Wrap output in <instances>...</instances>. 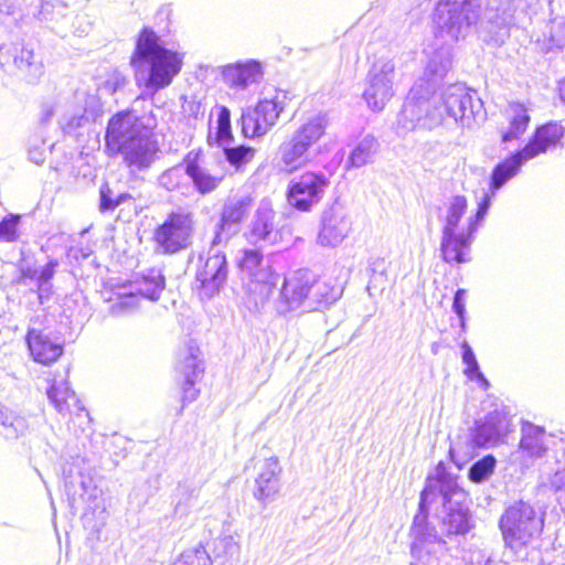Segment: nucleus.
Returning a JSON list of instances; mask_svg holds the SVG:
<instances>
[{"instance_id":"1","label":"nucleus","mask_w":565,"mask_h":565,"mask_svg":"<svg viewBox=\"0 0 565 565\" xmlns=\"http://www.w3.org/2000/svg\"><path fill=\"white\" fill-rule=\"evenodd\" d=\"M481 0H440L435 10L436 36L440 45L428 50L425 76L429 94L434 85L443 79L451 67L450 44L468 35L480 18Z\"/></svg>"},{"instance_id":"2","label":"nucleus","mask_w":565,"mask_h":565,"mask_svg":"<svg viewBox=\"0 0 565 565\" xmlns=\"http://www.w3.org/2000/svg\"><path fill=\"white\" fill-rule=\"evenodd\" d=\"M130 64L137 83L158 92L168 87L180 73L183 58L178 52L166 47L152 29L143 28L138 35Z\"/></svg>"},{"instance_id":"3","label":"nucleus","mask_w":565,"mask_h":565,"mask_svg":"<svg viewBox=\"0 0 565 565\" xmlns=\"http://www.w3.org/2000/svg\"><path fill=\"white\" fill-rule=\"evenodd\" d=\"M342 294V286L332 279L318 278L307 269L295 270L284 278L277 310L282 315L322 311L334 305Z\"/></svg>"},{"instance_id":"4","label":"nucleus","mask_w":565,"mask_h":565,"mask_svg":"<svg viewBox=\"0 0 565 565\" xmlns=\"http://www.w3.org/2000/svg\"><path fill=\"white\" fill-rule=\"evenodd\" d=\"M467 206V199L462 195L452 196L446 204L443 216L440 252L443 259L448 264L469 262L468 254L473 242V234L488 212L490 195L486 193L476 214L462 221Z\"/></svg>"},{"instance_id":"5","label":"nucleus","mask_w":565,"mask_h":565,"mask_svg":"<svg viewBox=\"0 0 565 565\" xmlns=\"http://www.w3.org/2000/svg\"><path fill=\"white\" fill-rule=\"evenodd\" d=\"M499 526L505 547L518 552L540 536L544 520L530 503L518 501L505 509Z\"/></svg>"},{"instance_id":"6","label":"nucleus","mask_w":565,"mask_h":565,"mask_svg":"<svg viewBox=\"0 0 565 565\" xmlns=\"http://www.w3.org/2000/svg\"><path fill=\"white\" fill-rule=\"evenodd\" d=\"M422 84H415L397 117V130L406 134L415 129H433L445 122V115L435 103L434 96L428 98L422 94Z\"/></svg>"},{"instance_id":"7","label":"nucleus","mask_w":565,"mask_h":565,"mask_svg":"<svg viewBox=\"0 0 565 565\" xmlns=\"http://www.w3.org/2000/svg\"><path fill=\"white\" fill-rule=\"evenodd\" d=\"M447 118L462 127H471L475 122L484 119L483 105L475 92L461 84L448 86L439 96H434Z\"/></svg>"},{"instance_id":"8","label":"nucleus","mask_w":565,"mask_h":565,"mask_svg":"<svg viewBox=\"0 0 565 565\" xmlns=\"http://www.w3.org/2000/svg\"><path fill=\"white\" fill-rule=\"evenodd\" d=\"M166 286V279L161 271L151 269L141 279L129 281L115 287L116 301L111 305L113 315L132 312L139 303V298L157 301Z\"/></svg>"},{"instance_id":"9","label":"nucleus","mask_w":565,"mask_h":565,"mask_svg":"<svg viewBox=\"0 0 565 565\" xmlns=\"http://www.w3.org/2000/svg\"><path fill=\"white\" fill-rule=\"evenodd\" d=\"M238 266L245 280V289L254 296V301L266 300L278 281V275L265 262L263 254L258 249H245Z\"/></svg>"},{"instance_id":"10","label":"nucleus","mask_w":565,"mask_h":565,"mask_svg":"<svg viewBox=\"0 0 565 565\" xmlns=\"http://www.w3.org/2000/svg\"><path fill=\"white\" fill-rule=\"evenodd\" d=\"M194 220L185 211L172 212L153 234L156 249L162 254H175L191 245Z\"/></svg>"},{"instance_id":"11","label":"nucleus","mask_w":565,"mask_h":565,"mask_svg":"<svg viewBox=\"0 0 565 565\" xmlns=\"http://www.w3.org/2000/svg\"><path fill=\"white\" fill-rule=\"evenodd\" d=\"M286 95L275 90L271 96H265L254 107L243 110L241 116L242 132L247 138L266 135L278 121L285 108Z\"/></svg>"},{"instance_id":"12","label":"nucleus","mask_w":565,"mask_h":565,"mask_svg":"<svg viewBox=\"0 0 565 565\" xmlns=\"http://www.w3.org/2000/svg\"><path fill=\"white\" fill-rule=\"evenodd\" d=\"M0 64L4 71L26 83H36L44 74V65L34 51L23 43L0 47Z\"/></svg>"},{"instance_id":"13","label":"nucleus","mask_w":565,"mask_h":565,"mask_svg":"<svg viewBox=\"0 0 565 565\" xmlns=\"http://www.w3.org/2000/svg\"><path fill=\"white\" fill-rule=\"evenodd\" d=\"M330 180L321 171H306L294 178L288 188V203L298 211L308 212L323 199Z\"/></svg>"},{"instance_id":"14","label":"nucleus","mask_w":565,"mask_h":565,"mask_svg":"<svg viewBox=\"0 0 565 565\" xmlns=\"http://www.w3.org/2000/svg\"><path fill=\"white\" fill-rule=\"evenodd\" d=\"M228 276L226 256L217 247L209 250L206 258L200 257L193 289L201 299H210L224 287Z\"/></svg>"},{"instance_id":"15","label":"nucleus","mask_w":565,"mask_h":565,"mask_svg":"<svg viewBox=\"0 0 565 565\" xmlns=\"http://www.w3.org/2000/svg\"><path fill=\"white\" fill-rule=\"evenodd\" d=\"M395 64L390 58H379L367 75L369 85L363 97L373 111L382 110L394 95Z\"/></svg>"},{"instance_id":"16","label":"nucleus","mask_w":565,"mask_h":565,"mask_svg":"<svg viewBox=\"0 0 565 565\" xmlns=\"http://www.w3.org/2000/svg\"><path fill=\"white\" fill-rule=\"evenodd\" d=\"M111 151L121 154L122 161L130 173H137L151 167L157 159L159 147L149 130L139 138L121 142V146L111 149Z\"/></svg>"},{"instance_id":"17","label":"nucleus","mask_w":565,"mask_h":565,"mask_svg":"<svg viewBox=\"0 0 565 565\" xmlns=\"http://www.w3.org/2000/svg\"><path fill=\"white\" fill-rule=\"evenodd\" d=\"M250 207L252 199L249 196L234 198L224 205L212 239L213 248L228 243L238 232L239 223L247 216Z\"/></svg>"},{"instance_id":"18","label":"nucleus","mask_w":565,"mask_h":565,"mask_svg":"<svg viewBox=\"0 0 565 565\" xmlns=\"http://www.w3.org/2000/svg\"><path fill=\"white\" fill-rule=\"evenodd\" d=\"M460 497H462L460 492L443 497L444 514L440 518L439 531H437L441 539L443 535H463L472 527L468 508L457 499Z\"/></svg>"},{"instance_id":"19","label":"nucleus","mask_w":565,"mask_h":565,"mask_svg":"<svg viewBox=\"0 0 565 565\" xmlns=\"http://www.w3.org/2000/svg\"><path fill=\"white\" fill-rule=\"evenodd\" d=\"M282 468L276 456L266 458L260 465L254 480L253 497L263 507L273 502L280 492Z\"/></svg>"},{"instance_id":"20","label":"nucleus","mask_w":565,"mask_h":565,"mask_svg":"<svg viewBox=\"0 0 565 565\" xmlns=\"http://www.w3.org/2000/svg\"><path fill=\"white\" fill-rule=\"evenodd\" d=\"M276 213L269 203L263 202L256 210L247 232L246 239L256 246L264 247L277 244L280 238V232L275 224Z\"/></svg>"},{"instance_id":"21","label":"nucleus","mask_w":565,"mask_h":565,"mask_svg":"<svg viewBox=\"0 0 565 565\" xmlns=\"http://www.w3.org/2000/svg\"><path fill=\"white\" fill-rule=\"evenodd\" d=\"M510 431V419L503 411L489 413L484 420L476 422L470 433L471 443L477 447L497 445Z\"/></svg>"},{"instance_id":"22","label":"nucleus","mask_w":565,"mask_h":565,"mask_svg":"<svg viewBox=\"0 0 565 565\" xmlns=\"http://www.w3.org/2000/svg\"><path fill=\"white\" fill-rule=\"evenodd\" d=\"M148 131L149 129L141 122L134 111H120L113 116L108 122L106 146L111 150L121 146V142L132 140V138H139V136Z\"/></svg>"},{"instance_id":"23","label":"nucleus","mask_w":565,"mask_h":565,"mask_svg":"<svg viewBox=\"0 0 565 565\" xmlns=\"http://www.w3.org/2000/svg\"><path fill=\"white\" fill-rule=\"evenodd\" d=\"M419 515L414 520V542L411 547V565H438V548L446 544L436 530H422Z\"/></svg>"},{"instance_id":"24","label":"nucleus","mask_w":565,"mask_h":565,"mask_svg":"<svg viewBox=\"0 0 565 565\" xmlns=\"http://www.w3.org/2000/svg\"><path fill=\"white\" fill-rule=\"evenodd\" d=\"M351 231L348 213L339 205H333L322 214L318 239L323 246L339 245Z\"/></svg>"},{"instance_id":"25","label":"nucleus","mask_w":565,"mask_h":565,"mask_svg":"<svg viewBox=\"0 0 565 565\" xmlns=\"http://www.w3.org/2000/svg\"><path fill=\"white\" fill-rule=\"evenodd\" d=\"M223 82L232 89L245 90L262 81L264 72L262 64L256 60H247L223 66Z\"/></svg>"},{"instance_id":"26","label":"nucleus","mask_w":565,"mask_h":565,"mask_svg":"<svg viewBox=\"0 0 565 565\" xmlns=\"http://www.w3.org/2000/svg\"><path fill=\"white\" fill-rule=\"evenodd\" d=\"M201 150H191L183 159V166L186 177L192 181L194 189L201 194L206 195L215 191L222 180V173H212L206 167L200 163Z\"/></svg>"},{"instance_id":"27","label":"nucleus","mask_w":565,"mask_h":565,"mask_svg":"<svg viewBox=\"0 0 565 565\" xmlns=\"http://www.w3.org/2000/svg\"><path fill=\"white\" fill-rule=\"evenodd\" d=\"M564 132V127L555 121L537 127L532 138L522 148L524 157L532 160L542 153L555 149L562 143Z\"/></svg>"},{"instance_id":"28","label":"nucleus","mask_w":565,"mask_h":565,"mask_svg":"<svg viewBox=\"0 0 565 565\" xmlns=\"http://www.w3.org/2000/svg\"><path fill=\"white\" fill-rule=\"evenodd\" d=\"M201 364L200 350L196 345L189 344L178 354V370L184 376V401L192 402L198 396V391L193 386L196 379L203 372Z\"/></svg>"},{"instance_id":"29","label":"nucleus","mask_w":565,"mask_h":565,"mask_svg":"<svg viewBox=\"0 0 565 565\" xmlns=\"http://www.w3.org/2000/svg\"><path fill=\"white\" fill-rule=\"evenodd\" d=\"M551 436L544 428L524 423L521 428L519 449L523 456L534 460L543 458L548 450Z\"/></svg>"},{"instance_id":"30","label":"nucleus","mask_w":565,"mask_h":565,"mask_svg":"<svg viewBox=\"0 0 565 565\" xmlns=\"http://www.w3.org/2000/svg\"><path fill=\"white\" fill-rule=\"evenodd\" d=\"M26 342L34 361L42 364H50L56 361L63 353L62 344L53 341L43 331L30 330Z\"/></svg>"},{"instance_id":"31","label":"nucleus","mask_w":565,"mask_h":565,"mask_svg":"<svg viewBox=\"0 0 565 565\" xmlns=\"http://www.w3.org/2000/svg\"><path fill=\"white\" fill-rule=\"evenodd\" d=\"M310 160V152L292 136L279 147L278 167L286 173L297 171L305 167Z\"/></svg>"},{"instance_id":"32","label":"nucleus","mask_w":565,"mask_h":565,"mask_svg":"<svg viewBox=\"0 0 565 565\" xmlns=\"http://www.w3.org/2000/svg\"><path fill=\"white\" fill-rule=\"evenodd\" d=\"M505 115L509 125L505 129L501 130L502 143H509L519 140L530 122L529 109L520 103H510L505 109Z\"/></svg>"},{"instance_id":"33","label":"nucleus","mask_w":565,"mask_h":565,"mask_svg":"<svg viewBox=\"0 0 565 565\" xmlns=\"http://www.w3.org/2000/svg\"><path fill=\"white\" fill-rule=\"evenodd\" d=\"M530 160V158L524 157L523 150L521 149L499 162L491 173L490 189L492 194L501 189L508 181L518 175L522 166Z\"/></svg>"},{"instance_id":"34","label":"nucleus","mask_w":565,"mask_h":565,"mask_svg":"<svg viewBox=\"0 0 565 565\" xmlns=\"http://www.w3.org/2000/svg\"><path fill=\"white\" fill-rule=\"evenodd\" d=\"M329 125V117L319 113L310 117L291 136L310 152V149L322 138Z\"/></svg>"},{"instance_id":"35","label":"nucleus","mask_w":565,"mask_h":565,"mask_svg":"<svg viewBox=\"0 0 565 565\" xmlns=\"http://www.w3.org/2000/svg\"><path fill=\"white\" fill-rule=\"evenodd\" d=\"M379 150V142L372 135L364 136L352 149L348 164L352 168H361L372 162Z\"/></svg>"},{"instance_id":"36","label":"nucleus","mask_w":565,"mask_h":565,"mask_svg":"<svg viewBox=\"0 0 565 565\" xmlns=\"http://www.w3.org/2000/svg\"><path fill=\"white\" fill-rule=\"evenodd\" d=\"M0 426L2 427V434L8 439H14L19 436L24 435L29 429V423L25 417L14 415L9 412L0 403Z\"/></svg>"},{"instance_id":"37","label":"nucleus","mask_w":565,"mask_h":565,"mask_svg":"<svg viewBox=\"0 0 565 565\" xmlns=\"http://www.w3.org/2000/svg\"><path fill=\"white\" fill-rule=\"evenodd\" d=\"M47 397L58 413L70 412V403L77 402L74 392L71 391L65 380H54L47 390Z\"/></svg>"},{"instance_id":"38","label":"nucleus","mask_w":565,"mask_h":565,"mask_svg":"<svg viewBox=\"0 0 565 565\" xmlns=\"http://www.w3.org/2000/svg\"><path fill=\"white\" fill-rule=\"evenodd\" d=\"M462 349V362L466 364L465 374L470 380H478L483 386H488L489 382L479 370V364L471 347L463 342Z\"/></svg>"},{"instance_id":"39","label":"nucleus","mask_w":565,"mask_h":565,"mask_svg":"<svg viewBox=\"0 0 565 565\" xmlns=\"http://www.w3.org/2000/svg\"><path fill=\"white\" fill-rule=\"evenodd\" d=\"M172 565H212V559L200 544L181 553Z\"/></svg>"},{"instance_id":"40","label":"nucleus","mask_w":565,"mask_h":565,"mask_svg":"<svg viewBox=\"0 0 565 565\" xmlns=\"http://www.w3.org/2000/svg\"><path fill=\"white\" fill-rule=\"evenodd\" d=\"M565 47V18H555L551 20L548 36L546 39L545 49L547 51L553 49Z\"/></svg>"},{"instance_id":"41","label":"nucleus","mask_w":565,"mask_h":565,"mask_svg":"<svg viewBox=\"0 0 565 565\" xmlns=\"http://www.w3.org/2000/svg\"><path fill=\"white\" fill-rule=\"evenodd\" d=\"M494 467V457L488 455L471 466L469 469V479L477 483L483 482L493 473Z\"/></svg>"},{"instance_id":"42","label":"nucleus","mask_w":565,"mask_h":565,"mask_svg":"<svg viewBox=\"0 0 565 565\" xmlns=\"http://www.w3.org/2000/svg\"><path fill=\"white\" fill-rule=\"evenodd\" d=\"M184 166L183 162L180 166L172 167L168 170H166L160 177H159V183L161 186L167 189L168 191H174L180 189L181 184L184 181Z\"/></svg>"},{"instance_id":"43","label":"nucleus","mask_w":565,"mask_h":565,"mask_svg":"<svg viewBox=\"0 0 565 565\" xmlns=\"http://www.w3.org/2000/svg\"><path fill=\"white\" fill-rule=\"evenodd\" d=\"M224 153L226 160L232 166L238 169L253 160L255 150L250 147L238 146L232 148H224Z\"/></svg>"},{"instance_id":"44","label":"nucleus","mask_w":565,"mask_h":565,"mask_svg":"<svg viewBox=\"0 0 565 565\" xmlns=\"http://www.w3.org/2000/svg\"><path fill=\"white\" fill-rule=\"evenodd\" d=\"M66 6L60 0L41 1L38 17L42 21H55L63 18Z\"/></svg>"},{"instance_id":"45","label":"nucleus","mask_w":565,"mask_h":565,"mask_svg":"<svg viewBox=\"0 0 565 565\" xmlns=\"http://www.w3.org/2000/svg\"><path fill=\"white\" fill-rule=\"evenodd\" d=\"M20 216L10 214L0 222V241L1 242H15L19 237L18 225Z\"/></svg>"},{"instance_id":"46","label":"nucleus","mask_w":565,"mask_h":565,"mask_svg":"<svg viewBox=\"0 0 565 565\" xmlns=\"http://www.w3.org/2000/svg\"><path fill=\"white\" fill-rule=\"evenodd\" d=\"M217 109V139L223 142L232 138L231 111L225 106H220Z\"/></svg>"},{"instance_id":"47","label":"nucleus","mask_w":565,"mask_h":565,"mask_svg":"<svg viewBox=\"0 0 565 565\" xmlns=\"http://www.w3.org/2000/svg\"><path fill=\"white\" fill-rule=\"evenodd\" d=\"M118 206L116 193L108 183H103L99 188V210L100 212L113 211Z\"/></svg>"},{"instance_id":"48","label":"nucleus","mask_w":565,"mask_h":565,"mask_svg":"<svg viewBox=\"0 0 565 565\" xmlns=\"http://www.w3.org/2000/svg\"><path fill=\"white\" fill-rule=\"evenodd\" d=\"M29 159L35 164H42L45 160L44 140L40 137H32L29 141Z\"/></svg>"},{"instance_id":"49","label":"nucleus","mask_w":565,"mask_h":565,"mask_svg":"<svg viewBox=\"0 0 565 565\" xmlns=\"http://www.w3.org/2000/svg\"><path fill=\"white\" fill-rule=\"evenodd\" d=\"M57 265V260L51 259L41 270H38L36 281L39 285L40 298H42V294L47 290L46 285L53 278Z\"/></svg>"},{"instance_id":"50","label":"nucleus","mask_w":565,"mask_h":565,"mask_svg":"<svg viewBox=\"0 0 565 565\" xmlns=\"http://www.w3.org/2000/svg\"><path fill=\"white\" fill-rule=\"evenodd\" d=\"M127 83V77L124 74L114 72L105 82L104 89L109 94H115L116 92L122 89Z\"/></svg>"},{"instance_id":"51","label":"nucleus","mask_w":565,"mask_h":565,"mask_svg":"<svg viewBox=\"0 0 565 565\" xmlns=\"http://www.w3.org/2000/svg\"><path fill=\"white\" fill-rule=\"evenodd\" d=\"M466 294L467 291L465 289H458L455 294V297H454V302H452V310L456 312V315L459 317L460 319V324H461V328L465 329L466 327V323H465V313H466V305H465V301H466Z\"/></svg>"},{"instance_id":"52","label":"nucleus","mask_w":565,"mask_h":565,"mask_svg":"<svg viewBox=\"0 0 565 565\" xmlns=\"http://www.w3.org/2000/svg\"><path fill=\"white\" fill-rule=\"evenodd\" d=\"M61 109V104L56 100L44 102L41 105L40 122L47 125L53 116Z\"/></svg>"},{"instance_id":"53","label":"nucleus","mask_w":565,"mask_h":565,"mask_svg":"<svg viewBox=\"0 0 565 565\" xmlns=\"http://www.w3.org/2000/svg\"><path fill=\"white\" fill-rule=\"evenodd\" d=\"M85 120L84 115L74 114L72 117L67 118L63 116L58 119L60 127L67 134H70L75 128H78L83 125Z\"/></svg>"},{"instance_id":"54","label":"nucleus","mask_w":565,"mask_h":565,"mask_svg":"<svg viewBox=\"0 0 565 565\" xmlns=\"http://www.w3.org/2000/svg\"><path fill=\"white\" fill-rule=\"evenodd\" d=\"M370 270L373 273V280L383 278L386 273V262L384 258L377 257L370 263Z\"/></svg>"},{"instance_id":"55","label":"nucleus","mask_w":565,"mask_h":565,"mask_svg":"<svg viewBox=\"0 0 565 565\" xmlns=\"http://www.w3.org/2000/svg\"><path fill=\"white\" fill-rule=\"evenodd\" d=\"M221 544L223 545L224 553L226 555L232 556L234 554H237L239 551V545L232 535L224 536L221 540Z\"/></svg>"},{"instance_id":"56","label":"nucleus","mask_w":565,"mask_h":565,"mask_svg":"<svg viewBox=\"0 0 565 565\" xmlns=\"http://www.w3.org/2000/svg\"><path fill=\"white\" fill-rule=\"evenodd\" d=\"M551 486L556 490H561L565 486V470L554 473L551 479Z\"/></svg>"},{"instance_id":"57","label":"nucleus","mask_w":565,"mask_h":565,"mask_svg":"<svg viewBox=\"0 0 565 565\" xmlns=\"http://www.w3.org/2000/svg\"><path fill=\"white\" fill-rule=\"evenodd\" d=\"M512 15H513V10L509 7L503 10L502 15L495 17V23L498 25H508L509 23H511Z\"/></svg>"},{"instance_id":"58","label":"nucleus","mask_w":565,"mask_h":565,"mask_svg":"<svg viewBox=\"0 0 565 565\" xmlns=\"http://www.w3.org/2000/svg\"><path fill=\"white\" fill-rule=\"evenodd\" d=\"M428 497H429V492L427 489H425L423 492H422V495H420V503H419V508H420V511L424 512L425 508H426V504H427V501H428Z\"/></svg>"},{"instance_id":"59","label":"nucleus","mask_w":565,"mask_h":565,"mask_svg":"<svg viewBox=\"0 0 565 565\" xmlns=\"http://www.w3.org/2000/svg\"><path fill=\"white\" fill-rule=\"evenodd\" d=\"M116 199L118 201V206L122 203H126L127 201L131 200L132 196L129 193H120L116 194Z\"/></svg>"},{"instance_id":"60","label":"nucleus","mask_w":565,"mask_h":565,"mask_svg":"<svg viewBox=\"0 0 565 565\" xmlns=\"http://www.w3.org/2000/svg\"><path fill=\"white\" fill-rule=\"evenodd\" d=\"M22 274L26 278H31V279H35L36 280V276H38V270L36 269L26 268V269L22 270Z\"/></svg>"},{"instance_id":"61","label":"nucleus","mask_w":565,"mask_h":565,"mask_svg":"<svg viewBox=\"0 0 565 565\" xmlns=\"http://www.w3.org/2000/svg\"><path fill=\"white\" fill-rule=\"evenodd\" d=\"M559 97L565 103V79L559 83Z\"/></svg>"},{"instance_id":"62","label":"nucleus","mask_w":565,"mask_h":565,"mask_svg":"<svg viewBox=\"0 0 565 565\" xmlns=\"http://www.w3.org/2000/svg\"><path fill=\"white\" fill-rule=\"evenodd\" d=\"M179 509H180V503H178V504L175 505V511L178 512V511H179Z\"/></svg>"}]
</instances>
